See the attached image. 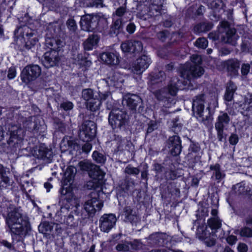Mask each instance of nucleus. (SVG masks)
Instances as JSON below:
<instances>
[{
  "instance_id": "cd10ccee",
  "label": "nucleus",
  "mask_w": 252,
  "mask_h": 252,
  "mask_svg": "<svg viewBox=\"0 0 252 252\" xmlns=\"http://www.w3.org/2000/svg\"><path fill=\"white\" fill-rule=\"evenodd\" d=\"M124 81V76L119 72H114L106 79V82L109 86L116 87H121Z\"/></svg>"
},
{
  "instance_id": "20e7f679",
  "label": "nucleus",
  "mask_w": 252,
  "mask_h": 252,
  "mask_svg": "<svg viewBox=\"0 0 252 252\" xmlns=\"http://www.w3.org/2000/svg\"><path fill=\"white\" fill-rule=\"evenodd\" d=\"M127 119L128 116L125 111L114 109L109 113L108 122L114 130H118L126 125Z\"/></svg>"
},
{
  "instance_id": "6ab92c4d",
  "label": "nucleus",
  "mask_w": 252,
  "mask_h": 252,
  "mask_svg": "<svg viewBox=\"0 0 252 252\" xmlns=\"http://www.w3.org/2000/svg\"><path fill=\"white\" fill-rule=\"evenodd\" d=\"M93 169L89 172V176L92 178L93 182H89L87 184L88 187H90V189H95L97 187L98 183H101L104 177L105 173L99 168V167L94 165L93 166Z\"/></svg>"
},
{
  "instance_id": "2f4dec72",
  "label": "nucleus",
  "mask_w": 252,
  "mask_h": 252,
  "mask_svg": "<svg viewBox=\"0 0 252 252\" xmlns=\"http://www.w3.org/2000/svg\"><path fill=\"white\" fill-rule=\"evenodd\" d=\"M76 171V168L72 166H70L66 168L63 177L64 184L67 185L68 184L70 185L72 183Z\"/></svg>"
},
{
  "instance_id": "f257e3e1",
  "label": "nucleus",
  "mask_w": 252,
  "mask_h": 252,
  "mask_svg": "<svg viewBox=\"0 0 252 252\" xmlns=\"http://www.w3.org/2000/svg\"><path fill=\"white\" fill-rule=\"evenodd\" d=\"M0 211L5 216L6 224L9 229L13 243L16 242L23 243L24 238L31 230L28 217L22 212L21 208H17L8 203L0 206Z\"/></svg>"
},
{
  "instance_id": "7ed1b4c3",
  "label": "nucleus",
  "mask_w": 252,
  "mask_h": 252,
  "mask_svg": "<svg viewBox=\"0 0 252 252\" xmlns=\"http://www.w3.org/2000/svg\"><path fill=\"white\" fill-rule=\"evenodd\" d=\"M62 194L65 196L67 202L72 206V211L70 214L64 219V222L70 226H75L77 225L78 221L80 220V212L79 210V200L74 197L71 192H67V190L63 189Z\"/></svg>"
},
{
  "instance_id": "5fc2aeb1",
  "label": "nucleus",
  "mask_w": 252,
  "mask_h": 252,
  "mask_svg": "<svg viewBox=\"0 0 252 252\" xmlns=\"http://www.w3.org/2000/svg\"><path fill=\"white\" fill-rule=\"evenodd\" d=\"M221 37V32H211L209 33L208 37L213 41L219 40Z\"/></svg>"
},
{
  "instance_id": "de8ad7c7",
  "label": "nucleus",
  "mask_w": 252,
  "mask_h": 252,
  "mask_svg": "<svg viewBox=\"0 0 252 252\" xmlns=\"http://www.w3.org/2000/svg\"><path fill=\"white\" fill-rule=\"evenodd\" d=\"M195 44L198 48L205 49L208 45V41L205 38H199L197 39Z\"/></svg>"
},
{
  "instance_id": "f3484780",
  "label": "nucleus",
  "mask_w": 252,
  "mask_h": 252,
  "mask_svg": "<svg viewBox=\"0 0 252 252\" xmlns=\"http://www.w3.org/2000/svg\"><path fill=\"white\" fill-rule=\"evenodd\" d=\"M116 221L117 219L114 214H104L99 220L100 229L104 232H108L115 226Z\"/></svg>"
},
{
  "instance_id": "f8f14e48",
  "label": "nucleus",
  "mask_w": 252,
  "mask_h": 252,
  "mask_svg": "<svg viewBox=\"0 0 252 252\" xmlns=\"http://www.w3.org/2000/svg\"><path fill=\"white\" fill-rule=\"evenodd\" d=\"M41 71V68L38 65H27L21 72V79L23 82L28 83L38 77Z\"/></svg>"
},
{
  "instance_id": "0eeeda50",
  "label": "nucleus",
  "mask_w": 252,
  "mask_h": 252,
  "mask_svg": "<svg viewBox=\"0 0 252 252\" xmlns=\"http://www.w3.org/2000/svg\"><path fill=\"white\" fill-rule=\"evenodd\" d=\"M103 207V203L94 197L86 201L84 205V211L80 212V217L85 219L90 216H93L95 212L100 211Z\"/></svg>"
},
{
  "instance_id": "052dcab7",
  "label": "nucleus",
  "mask_w": 252,
  "mask_h": 252,
  "mask_svg": "<svg viewBox=\"0 0 252 252\" xmlns=\"http://www.w3.org/2000/svg\"><path fill=\"white\" fill-rule=\"evenodd\" d=\"M164 76V72L162 71H160L158 72V74L156 75L155 79H153L152 80L153 81H155L156 83L161 82L162 80V79H163Z\"/></svg>"
},
{
  "instance_id": "423d86ee",
  "label": "nucleus",
  "mask_w": 252,
  "mask_h": 252,
  "mask_svg": "<svg viewBox=\"0 0 252 252\" xmlns=\"http://www.w3.org/2000/svg\"><path fill=\"white\" fill-rule=\"evenodd\" d=\"M82 98L86 101V107L92 112L98 110L101 106V103L96 95L92 89H83L81 93Z\"/></svg>"
},
{
  "instance_id": "864d4df0",
  "label": "nucleus",
  "mask_w": 252,
  "mask_h": 252,
  "mask_svg": "<svg viewBox=\"0 0 252 252\" xmlns=\"http://www.w3.org/2000/svg\"><path fill=\"white\" fill-rule=\"evenodd\" d=\"M91 7H103L104 6L103 0H93L90 2Z\"/></svg>"
},
{
  "instance_id": "9b49d317",
  "label": "nucleus",
  "mask_w": 252,
  "mask_h": 252,
  "mask_svg": "<svg viewBox=\"0 0 252 252\" xmlns=\"http://www.w3.org/2000/svg\"><path fill=\"white\" fill-rule=\"evenodd\" d=\"M147 244L150 246H167L171 237L166 233L155 232L145 238Z\"/></svg>"
},
{
  "instance_id": "2eb2a0df",
  "label": "nucleus",
  "mask_w": 252,
  "mask_h": 252,
  "mask_svg": "<svg viewBox=\"0 0 252 252\" xmlns=\"http://www.w3.org/2000/svg\"><path fill=\"white\" fill-rule=\"evenodd\" d=\"M230 120V118L226 113L221 112L217 118L215 127L217 132V137L220 141H222L224 138L223 130L228 125Z\"/></svg>"
},
{
  "instance_id": "a18cd8bd",
  "label": "nucleus",
  "mask_w": 252,
  "mask_h": 252,
  "mask_svg": "<svg viewBox=\"0 0 252 252\" xmlns=\"http://www.w3.org/2000/svg\"><path fill=\"white\" fill-rule=\"evenodd\" d=\"M239 234L242 237H252V229L248 227H244L241 229Z\"/></svg>"
},
{
  "instance_id": "4be33fe9",
  "label": "nucleus",
  "mask_w": 252,
  "mask_h": 252,
  "mask_svg": "<svg viewBox=\"0 0 252 252\" xmlns=\"http://www.w3.org/2000/svg\"><path fill=\"white\" fill-rule=\"evenodd\" d=\"M167 144L171 154L173 156L179 155L182 151L181 140L178 135H173L169 137Z\"/></svg>"
},
{
  "instance_id": "c03bdc74",
  "label": "nucleus",
  "mask_w": 252,
  "mask_h": 252,
  "mask_svg": "<svg viewBox=\"0 0 252 252\" xmlns=\"http://www.w3.org/2000/svg\"><path fill=\"white\" fill-rule=\"evenodd\" d=\"M79 165L81 170L88 171L89 173L93 169V166H94V164L88 161H81Z\"/></svg>"
},
{
  "instance_id": "774afa93",
  "label": "nucleus",
  "mask_w": 252,
  "mask_h": 252,
  "mask_svg": "<svg viewBox=\"0 0 252 252\" xmlns=\"http://www.w3.org/2000/svg\"><path fill=\"white\" fill-rule=\"evenodd\" d=\"M157 37L161 41H165L167 37V33L165 32H160L157 34Z\"/></svg>"
},
{
  "instance_id": "09e8293b",
  "label": "nucleus",
  "mask_w": 252,
  "mask_h": 252,
  "mask_svg": "<svg viewBox=\"0 0 252 252\" xmlns=\"http://www.w3.org/2000/svg\"><path fill=\"white\" fill-rule=\"evenodd\" d=\"M67 27L71 32H74L77 29V25L74 20L68 19L66 22Z\"/></svg>"
},
{
  "instance_id": "f704fd0d",
  "label": "nucleus",
  "mask_w": 252,
  "mask_h": 252,
  "mask_svg": "<svg viewBox=\"0 0 252 252\" xmlns=\"http://www.w3.org/2000/svg\"><path fill=\"white\" fill-rule=\"evenodd\" d=\"M183 83L182 81L180 80L177 77L173 78L168 86L169 94L172 95H175L179 88L181 87Z\"/></svg>"
},
{
  "instance_id": "aec40b11",
  "label": "nucleus",
  "mask_w": 252,
  "mask_h": 252,
  "mask_svg": "<svg viewBox=\"0 0 252 252\" xmlns=\"http://www.w3.org/2000/svg\"><path fill=\"white\" fill-rule=\"evenodd\" d=\"M121 48L124 52L138 53L142 51L143 45L141 42L138 40H129L123 42Z\"/></svg>"
},
{
  "instance_id": "4c0bfd02",
  "label": "nucleus",
  "mask_w": 252,
  "mask_h": 252,
  "mask_svg": "<svg viewBox=\"0 0 252 252\" xmlns=\"http://www.w3.org/2000/svg\"><path fill=\"white\" fill-rule=\"evenodd\" d=\"M54 226H56L57 227L58 225L48 222H44L39 225L38 230L40 233L44 234H50Z\"/></svg>"
},
{
  "instance_id": "bb28decb",
  "label": "nucleus",
  "mask_w": 252,
  "mask_h": 252,
  "mask_svg": "<svg viewBox=\"0 0 252 252\" xmlns=\"http://www.w3.org/2000/svg\"><path fill=\"white\" fill-rule=\"evenodd\" d=\"M114 137L113 141L117 145L119 151H129L131 149L133 145L131 142L118 134H114Z\"/></svg>"
},
{
  "instance_id": "ddd939ff",
  "label": "nucleus",
  "mask_w": 252,
  "mask_h": 252,
  "mask_svg": "<svg viewBox=\"0 0 252 252\" xmlns=\"http://www.w3.org/2000/svg\"><path fill=\"white\" fill-rule=\"evenodd\" d=\"M151 63V58L148 55L143 54L132 63L130 69L133 73L140 75L149 67Z\"/></svg>"
},
{
  "instance_id": "680f3d73",
  "label": "nucleus",
  "mask_w": 252,
  "mask_h": 252,
  "mask_svg": "<svg viewBox=\"0 0 252 252\" xmlns=\"http://www.w3.org/2000/svg\"><path fill=\"white\" fill-rule=\"evenodd\" d=\"M16 74V71L15 67H10L8 71L7 77L9 79H13Z\"/></svg>"
},
{
  "instance_id": "37998d69",
  "label": "nucleus",
  "mask_w": 252,
  "mask_h": 252,
  "mask_svg": "<svg viewBox=\"0 0 252 252\" xmlns=\"http://www.w3.org/2000/svg\"><path fill=\"white\" fill-rule=\"evenodd\" d=\"M125 172L128 175H137L140 172V169L133 167L131 164H128L125 169Z\"/></svg>"
},
{
  "instance_id": "6e6552de",
  "label": "nucleus",
  "mask_w": 252,
  "mask_h": 252,
  "mask_svg": "<svg viewBox=\"0 0 252 252\" xmlns=\"http://www.w3.org/2000/svg\"><path fill=\"white\" fill-rule=\"evenodd\" d=\"M96 131L94 123L92 121H86L80 127L79 136L82 140L88 142L95 137Z\"/></svg>"
},
{
  "instance_id": "49530a36",
  "label": "nucleus",
  "mask_w": 252,
  "mask_h": 252,
  "mask_svg": "<svg viewBox=\"0 0 252 252\" xmlns=\"http://www.w3.org/2000/svg\"><path fill=\"white\" fill-rule=\"evenodd\" d=\"M143 244L138 240H134L132 242H130V250H137L142 249Z\"/></svg>"
},
{
  "instance_id": "7c9ffc66",
  "label": "nucleus",
  "mask_w": 252,
  "mask_h": 252,
  "mask_svg": "<svg viewBox=\"0 0 252 252\" xmlns=\"http://www.w3.org/2000/svg\"><path fill=\"white\" fill-rule=\"evenodd\" d=\"M228 72L231 75H237L238 74V69L240 67V62L236 59H231L225 62Z\"/></svg>"
},
{
  "instance_id": "a211bd4d",
  "label": "nucleus",
  "mask_w": 252,
  "mask_h": 252,
  "mask_svg": "<svg viewBox=\"0 0 252 252\" xmlns=\"http://www.w3.org/2000/svg\"><path fill=\"white\" fill-rule=\"evenodd\" d=\"M237 90V87L234 83L229 82L226 86V92L224 96V99L227 102L226 103L227 107L226 110L231 115H234V107L235 104L233 103L232 106L229 102L231 101L233 98L234 94Z\"/></svg>"
},
{
  "instance_id": "6e6d98bb",
  "label": "nucleus",
  "mask_w": 252,
  "mask_h": 252,
  "mask_svg": "<svg viewBox=\"0 0 252 252\" xmlns=\"http://www.w3.org/2000/svg\"><path fill=\"white\" fill-rule=\"evenodd\" d=\"M238 141V136L236 134L232 133L231 134L229 139V142L230 144L235 145L237 144Z\"/></svg>"
},
{
  "instance_id": "8fccbe9b",
  "label": "nucleus",
  "mask_w": 252,
  "mask_h": 252,
  "mask_svg": "<svg viewBox=\"0 0 252 252\" xmlns=\"http://www.w3.org/2000/svg\"><path fill=\"white\" fill-rule=\"evenodd\" d=\"M209 6L212 9H218L220 8L222 5L221 0H214L210 2Z\"/></svg>"
},
{
  "instance_id": "a19ab883",
  "label": "nucleus",
  "mask_w": 252,
  "mask_h": 252,
  "mask_svg": "<svg viewBox=\"0 0 252 252\" xmlns=\"http://www.w3.org/2000/svg\"><path fill=\"white\" fill-rule=\"evenodd\" d=\"M116 249L119 252H127L130 250V242L125 240H122L116 246Z\"/></svg>"
},
{
  "instance_id": "13d9d810",
  "label": "nucleus",
  "mask_w": 252,
  "mask_h": 252,
  "mask_svg": "<svg viewBox=\"0 0 252 252\" xmlns=\"http://www.w3.org/2000/svg\"><path fill=\"white\" fill-rule=\"evenodd\" d=\"M206 235V234H205ZM203 239H204V242L206 244V245L208 247H211L214 246L215 244V240L214 238H212L211 239H209L205 236L202 235L201 236Z\"/></svg>"
},
{
  "instance_id": "c9c22d12",
  "label": "nucleus",
  "mask_w": 252,
  "mask_h": 252,
  "mask_svg": "<svg viewBox=\"0 0 252 252\" xmlns=\"http://www.w3.org/2000/svg\"><path fill=\"white\" fill-rule=\"evenodd\" d=\"M46 46L51 49V50L56 51L61 47L63 46L62 41L54 37H48L46 39Z\"/></svg>"
},
{
  "instance_id": "9d476101",
  "label": "nucleus",
  "mask_w": 252,
  "mask_h": 252,
  "mask_svg": "<svg viewBox=\"0 0 252 252\" xmlns=\"http://www.w3.org/2000/svg\"><path fill=\"white\" fill-rule=\"evenodd\" d=\"M17 32H20L25 41V48L31 49L38 42L36 32L27 26L18 28Z\"/></svg>"
},
{
  "instance_id": "3c124183",
  "label": "nucleus",
  "mask_w": 252,
  "mask_h": 252,
  "mask_svg": "<svg viewBox=\"0 0 252 252\" xmlns=\"http://www.w3.org/2000/svg\"><path fill=\"white\" fill-rule=\"evenodd\" d=\"M10 180L9 178L6 176V174L0 178V187L5 188L7 186L10 185Z\"/></svg>"
},
{
  "instance_id": "e433bc0d",
  "label": "nucleus",
  "mask_w": 252,
  "mask_h": 252,
  "mask_svg": "<svg viewBox=\"0 0 252 252\" xmlns=\"http://www.w3.org/2000/svg\"><path fill=\"white\" fill-rule=\"evenodd\" d=\"M98 41V37L97 35L92 34L90 35L84 42L83 45L85 50H91L96 45Z\"/></svg>"
},
{
  "instance_id": "473e14b6",
  "label": "nucleus",
  "mask_w": 252,
  "mask_h": 252,
  "mask_svg": "<svg viewBox=\"0 0 252 252\" xmlns=\"http://www.w3.org/2000/svg\"><path fill=\"white\" fill-rule=\"evenodd\" d=\"M127 14L130 15V12L128 9H127L126 3L123 5L117 8L116 10L113 12L112 16L115 17V16L119 17V18L123 19V21H125V19L126 21L128 20L129 17L127 16Z\"/></svg>"
},
{
  "instance_id": "f03ea898",
  "label": "nucleus",
  "mask_w": 252,
  "mask_h": 252,
  "mask_svg": "<svg viewBox=\"0 0 252 252\" xmlns=\"http://www.w3.org/2000/svg\"><path fill=\"white\" fill-rule=\"evenodd\" d=\"M23 130L18 125H11L8 128V131L4 133L0 132V144H7L15 148L20 147L23 140Z\"/></svg>"
},
{
  "instance_id": "c85d7f7f",
  "label": "nucleus",
  "mask_w": 252,
  "mask_h": 252,
  "mask_svg": "<svg viewBox=\"0 0 252 252\" xmlns=\"http://www.w3.org/2000/svg\"><path fill=\"white\" fill-rule=\"evenodd\" d=\"M100 58L108 64L116 65L119 63V56L117 53L104 52L101 54Z\"/></svg>"
},
{
  "instance_id": "72a5a7b5",
  "label": "nucleus",
  "mask_w": 252,
  "mask_h": 252,
  "mask_svg": "<svg viewBox=\"0 0 252 252\" xmlns=\"http://www.w3.org/2000/svg\"><path fill=\"white\" fill-rule=\"evenodd\" d=\"M123 19L118 18L113 22L109 32V34L113 36L117 35L122 31L123 27Z\"/></svg>"
},
{
  "instance_id": "ea45409f",
  "label": "nucleus",
  "mask_w": 252,
  "mask_h": 252,
  "mask_svg": "<svg viewBox=\"0 0 252 252\" xmlns=\"http://www.w3.org/2000/svg\"><path fill=\"white\" fill-rule=\"evenodd\" d=\"M213 27V25L211 23H203L197 25L195 26L194 30L196 32H206L210 30Z\"/></svg>"
},
{
  "instance_id": "69168bd1",
  "label": "nucleus",
  "mask_w": 252,
  "mask_h": 252,
  "mask_svg": "<svg viewBox=\"0 0 252 252\" xmlns=\"http://www.w3.org/2000/svg\"><path fill=\"white\" fill-rule=\"evenodd\" d=\"M149 252H182L181 251H174L165 248L155 249L151 250Z\"/></svg>"
},
{
  "instance_id": "603ef678",
  "label": "nucleus",
  "mask_w": 252,
  "mask_h": 252,
  "mask_svg": "<svg viewBox=\"0 0 252 252\" xmlns=\"http://www.w3.org/2000/svg\"><path fill=\"white\" fill-rule=\"evenodd\" d=\"M61 107L65 111L71 110L73 107V103L70 101L63 102L61 104Z\"/></svg>"
},
{
  "instance_id": "dca6fc26",
  "label": "nucleus",
  "mask_w": 252,
  "mask_h": 252,
  "mask_svg": "<svg viewBox=\"0 0 252 252\" xmlns=\"http://www.w3.org/2000/svg\"><path fill=\"white\" fill-rule=\"evenodd\" d=\"M123 102L131 111L135 112L138 107L139 112L142 110L141 108L142 100L138 95L131 94H127L124 97Z\"/></svg>"
},
{
  "instance_id": "1a4fd4ad",
  "label": "nucleus",
  "mask_w": 252,
  "mask_h": 252,
  "mask_svg": "<svg viewBox=\"0 0 252 252\" xmlns=\"http://www.w3.org/2000/svg\"><path fill=\"white\" fill-rule=\"evenodd\" d=\"M228 23L223 22L221 23V28L220 30L221 32V40L224 42L235 45L238 38L236 33V30L234 28L227 27Z\"/></svg>"
},
{
  "instance_id": "4d7b16f0",
  "label": "nucleus",
  "mask_w": 252,
  "mask_h": 252,
  "mask_svg": "<svg viewBox=\"0 0 252 252\" xmlns=\"http://www.w3.org/2000/svg\"><path fill=\"white\" fill-rule=\"evenodd\" d=\"M157 128V126L156 123L154 121H151L148 124L147 133H150Z\"/></svg>"
},
{
  "instance_id": "79ce46f5",
  "label": "nucleus",
  "mask_w": 252,
  "mask_h": 252,
  "mask_svg": "<svg viewBox=\"0 0 252 252\" xmlns=\"http://www.w3.org/2000/svg\"><path fill=\"white\" fill-rule=\"evenodd\" d=\"M92 157L93 159L98 163H103L105 161V157L104 155L97 151L93 152Z\"/></svg>"
},
{
  "instance_id": "412c9836",
  "label": "nucleus",
  "mask_w": 252,
  "mask_h": 252,
  "mask_svg": "<svg viewBox=\"0 0 252 252\" xmlns=\"http://www.w3.org/2000/svg\"><path fill=\"white\" fill-rule=\"evenodd\" d=\"M60 60L58 52L57 51L51 50L44 54L42 63L45 67L49 68L56 65Z\"/></svg>"
},
{
  "instance_id": "39448f33",
  "label": "nucleus",
  "mask_w": 252,
  "mask_h": 252,
  "mask_svg": "<svg viewBox=\"0 0 252 252\" xmlns=\"http://www.w3.org/2000/svg\"><path fill=\"white\" fill-rule=\"evenodd\" d=\"M192 64L189 70H185L182 73V77L188 80H190L192 78L198 77L203 74L204 69L199 65L202 62L201 58L197 55H193L191 57Z\"/></svg>"
},
{
  "instance_id": "5701e85b",
  "label": "nucleus",
  "mask_w": 252,
  "mask_h": 252,
  "mask_svg": "<svg viewBox=\"0 0 252 252\" xmlns=\"http://www.w3.org/2000/svg\"><path fill=\"white\" fill-rule=\"evenodd\" d=\"M32 154L35 158L43 160H51L53 157L52 150L48 149L44 144L35 148Z\"/></svg>"
},
{
  "instance_id": "b1692460",
  "label": "nucleus",
  "mask_w": 252,
  "mask_h": 252,
  "mask_svg": "<svg viewBox=\"0 0 252 252\" xmlns=\"http://www.w3.org/2000/svg\"><path fill=\"white\" fill-rule=\"evenodd\" d=\"M204 100L205 96L204 94L196 96L195 99L193 100L192 105L193 112L199 117L203 116L204 109Z\"/></svg>"
},
{
  "instance_id": "393cba45",
  "label": "nucleus",
  "mask_w": 252,
  "mask_h": 252,
  "mask_svg": "<svg viewBox=\"0 0 252 252\" xmlns=\"http://www.w3.org/2000/svg\"><path fill=\"white\" fill-rule=\"evenodd\" d=\"M123 216L124 217V221L130 222L132 224H136L140 221V217L129 206H126L124 208Z\"/></svg>"
},
{
  "instance_id": "58836bf2",
  "label": "nucleus",
  "mask_w": 252,
  "mask_h": 252,
  "mask_svg": "<svg viewBox=\"0 0 252 252\" xmlns=\"http://www.w3.org/2000/svg\"><path fill=\"white\" fill-rule=\"evenodd\" d=\"M207 224L212 230L216 231L221 226V221L219 217H212L207 221Z\"/></svg>"
},
{
  "instance_id": "c756f323",
  "label": "nucleus",
  "mask_w": 252,
  "mask_h": 252,
  "mask_svg": "<svg viewBox=\"0 0 252 252\" xmlns=\"http://www.w3.org/2000/svg\"><path fill=\"white\" fill-rule=\"evenodd\" d=\"M149 15L151 16L158 15L162 9V2L160 0H150L147 2Z\"/></svg>"
},
{
  "instance_id": "a878e982",
  "label": "nucleus",
  "mask_w": 252,
  "mask_h": 252,
  "mask_svg": "<svg viewBox=\"0 0 252 252\" xmlns=\"http://www.w3.org/2000/svg\"><path fill=\"white\" fill-rule=\"evenodd\" d=\"M233 191L238 195H245L249 197L252 196V188L242 182L238 183L232 188Z\"/></svg>"
},
{
  "instance_id": "0e129e2a",
  "label": "nucleus",
  "mask_w": 252,
  "mask_h": 252,
  "mask_svg": "<svg viewBox=\"0 0 252 252\" xmlns=\"http://www.w3.org/2000/svg\"><path fill=\"white\" fill-rule=\"evenodd\" d=\"M155 94L159 100H162L164 97H166V94L161 90L156 91L155 93Z\"/></svg>"
},
{
  "instance_id": "338daca9",
  "label": "nucleus",
  "mask_w": 252,
  "mask_h": 252,
  "mask_svg": "<svg viewBox=\"0 0 252 252\" xmlns=\"http://www.w3.org/2000/svg\"><path fill=\"white\" fill-rule=\"evenodd\" d=\"M27 127L31 130H36V125L31 121H28L26 122V124Z\"/></svg>"
},
{
  "instance_id": "bf43d9fd",
  "label": "nucleus",
  "mask_w": 252,
  "mask_h": 252,
  "mask_svg": "<svg viewBox=\"0 0 252 252\" xmlns=\"http://www.w3.org/2000/svg\"><path fill=\"white\" fill-rule=\"evenodd\" d=\"M250 65L249 63H244L242 65L241 73L243 75H247L250 72Z\"/></svg>"
},
{
  "instance_id": "e2e57ef3",
  "label": "nucleus",
  "mask_w": 252,
  "mask_h": 252,
  "mask_svg": "<svg viewBox=\"0 0 252 252\" xmlns=\"http://www.w3.org/2000/svg\"><path fill=\"white\" fill-rule=\"evenodd\" d=\"M92 148V145L91 144L88 142H86L84 144L82 148V151L85 153H88L90 152Z\"/></svg>"
},
{
  "instance_id": "4468645a",
  "label": "nucleus",
  "mask_w": 252,
  "mask_h": 252,
  "mask_svg": "<svg viewBox=\"0 0 252 252\" xmlns=\"http://www.w3.org/2000/svg\"><path fill=\"white\" fill-rule=\"evenodd\" d=\"M99 17L93 14H87L81 18L80 26L81 29L86 32H93L97 27Z\"/></svg>"
}]
</instances>
